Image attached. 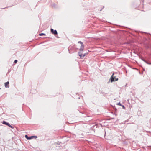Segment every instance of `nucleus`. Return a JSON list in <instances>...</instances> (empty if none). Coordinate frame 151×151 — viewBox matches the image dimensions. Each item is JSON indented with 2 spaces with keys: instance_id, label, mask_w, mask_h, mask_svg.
<instances>
[{
  "instance_id": "39448f33",
  "label": "nucleus",
  "mask_w": 151,
  "mask_h": 151,
  "mask_svg": "<svg viewBox=\"0 0 151 151\" xmlns=\"http://www.w3.org/2000/svg\"><path fill=\"white\" fill-rule=\"evenodd\" d=\"M37 137L36 136H30V137H29V140L32 139L33 138H36Z\"/></svg>"
},
{
  "instance_id": "9d476101",
  "label": "nucleus",
  "mask_w": 151,
  "mask_h": 151,
  "mask_svg": "<svg viewBox=\"0 0 151 151\" xmlns=\"http://www.w3.org/2000/svg\"><path fill=\"white\" fill-rule=\"evenodd\" d=\"M78 43H80L81 44V45H83V42H81V41H79V42H78Z\"/></svg>"
},
{
  "instance_id": "20e7f679",
  "label": "nucleus",
  "mask_w": 151,
  "mask_h": 151,
  "mask_svg": "<svg viewBox=\"0 0 151 151\" xmlns=\"http://www.w3.org/2000/svg\"><path fill=\"white\" fill-rule=\"evenodd\" d=\"M9 82H7L5 83V87L6 88H9Z\"/></svg>"
},
{
  "instance_id": "2eb2a0df",
  "label": "nucleus",
  "mask_w": 151,
  "mask_h": 151,
  "mask_svg": "<svg viewBox=\"0 0 151 151\" xmlns=\"http://www.w3.org/2000/svg\"><path fill=\"white\" fill-rule=\"evenodd\" d=\"M146 63H147V64H148V63H147V62H146Z\"/></svg>"
},
{
  "instance_id": "1a4fd4ad",
  "label": "nucleus",
  "mask_w": 151,
  "mask_h": 151,
  "mask_svg": "<svg viewBox=\"0 0 151 151\" xmlns=\"http://www.w3.org/2000/svg\"><path fill=\"white\" fill-rule=\"evenodd\" d=\"M25 137L27 139L29 140V137H28L27 135H25Z\"/></svg>"
},
{
  "instance_id": "7ed1b4c3",
  "label": "nucleus",
  "mask_w": 151,
  "mask_h": 151,
  "mask_svg": "<svg viewBox=\"0 0 151 151\" xmlns=\"http://www.w3.org/2000/svg\"><path fill=\"white\" fill-rule=\"evenodd\" d=\"M50 30L52 34H54V35L57 34V32L56 30H54L52 28Z\"/></svg>"
},
{
  "instance_id": "6e6552de",
  "label": "nucleus",
  "mask_w": 151,
  "mask_h": 151,
  "mask_svg": "<svg viewBox=\"0 0 151 151\" xmlns=\"http://www.w3.org/2000/svg\"><path fill=\"white\" fill-rule=\"evenodd\" d=\"M39 35L40 36L45 35H46L45 34H44V33H40V34H39Z\"/></svg>"
},
{
  "instance_id": "4468645a",
  "label": "nucleus",
  "mask_w": 151,
  "mask_h": 151,
  "mask_svg": "<svg viewBox=\"0 0 151 151\" xmlns=\"http://www.w3.org/2000/svg\"><path fill=\"white\" fill-rule=\"evenodd\" d=\"M122 107H123V108H124V106L123 105L122 106Z\"/></svg>"
},
{
  "instance_id": "f8f14e48",
  "label": "nucleus",
  "mask_w": 151,
  "mask_h": 151,
  "mask_svg": "<svg viewBox=\"0 0 151 151\" xmlns=\"http://www.w3.org/2000/svg\"><path fill=\"white\" fill-rule=\"evenodd\" d=\"M118 104H119V105H120V106H121V104H120V103H118Z\"/></svg>"
},
{
  "instance_id": "ddd939ff",
  "label": "nucleus",
  "mask_w": 151,
  "mask_h": 151,
  "mask_svg": "<svg viewBox=\"0 0 151 151\" xmlns=\"http://www.w3.org/2000/svg\"><path fill=\"white\" fill-rule=\"evenodd\" d=\"M148 64H149V65H151V63H148Z\"/></svg>"
},
{
  "instance_id": "0eeeda50",
  "label": "nucleus",
  "mask_w": 151,
  "mask_h": 151,
  "mask_svg": "<svg viewBox=\"0 0 151 151\" xmlns=\"http://www.w3.org/2000/svg\"><path fill=\"white\" fill-rule=\"evenodd\" d=\"M79 56L81 57V58L82 57H83L85 56V55L84 54V55H82V54H80V55H79Z\"/></svg>"
},
{
  "instance_id": "423d86ee",
  "label": "nucleus",
  "mask_w": 151,
  "mask_h": 151,
  "mask_svg": "<svg viewBox=\"0 0 151 151\" xmlns=\"http://www.w3.org/2000/svg\"><path fill=\"white\" fill-rule=\"evenodd\" d=\"M84 49V46L83 45H81V47L80 48V51H83V50Z\"/></svg>"
},
{
  "instance_id": "f03ea898",
  "label": "nucleus",
  "mask_w": 151,
  "mask_h": 151,
  "mask_svg": "<svg viewBox=\"0 0 151 151\" xmlns=\"http://www.w3.org/2000/svg\"><path fill=\"white\" fill-rule=\"evenodd\" d=\"M2 123L3 124H5V125H7L8 126H9V127H10V128H11L12 129L14 128V127L10 125L9 123H7V122H6L5 121H3L2 122Z\"/></svg>"
},
{
  "instance_id": "9b49d317",
  "label": "nucleus",
  "mask_w": 151,
  "mask_h": 151,
  "mask_svg": "<svg viewBox=\"0 0 151 151\" xmlns=\"http://www.w3.org/2000/svg\"><path fill=\"white\" fill-rule=\"evenodd\" d=\"M17 62V60H15L14 61V63H16Z\"/></svg>"
},
{
  "instance_id": "f257e3e1",
  "label": "nucleus",
  "mask_w": 151,
  "mask_h": 151,
  "mask_svg": "<svg viewBox=\"0 0 151 151\" xmlns=\"http://www.w3.org/2000/svg\"><path fill=\"white\" fill-rule=\"evenodd\" d=\"M114 74H113L111 76L110 78L111 82H112L114 80L115 81H117L118 79V78H116V77L114 76Z\"/></svg>"
}]
</instances>
